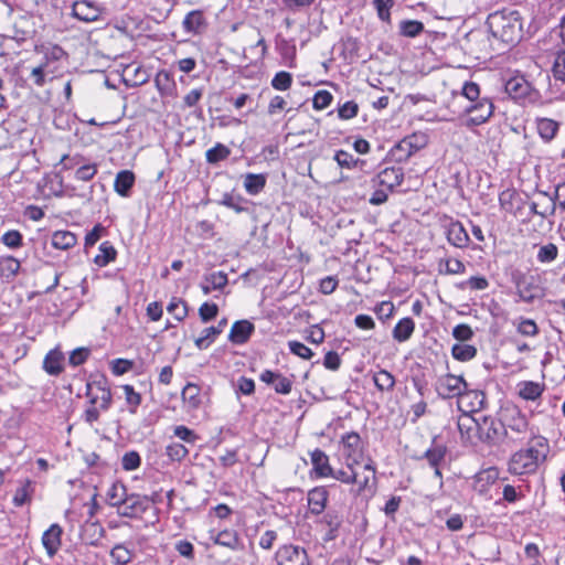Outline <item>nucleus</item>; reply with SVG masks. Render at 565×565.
I'll list each match as a JSON object with an SVG mask.
<instances>
[{
	"label": "nucleus",
	"mask_w": 565,
	"mask_h": 565,
	"mask_svg": "<svg viewBox=\"0 0 565 565\" xmlns=\"http://www.w3.org/2000/svg\"><path fill=\"white\" fill-rule=\"evenodd\" d=\"M487 25L493 38L505 44H514L523 36V21L520 12L504 8L488 15Z\"/></svg>",
	"instance_id": "f257e3e1"
},
{
	"label": "nucleus",
	"mask_w": 565,
	"mask_h": 565,
	"mask_svg": "<svg viewBox=\"0 0 565 565\" xmlns=\"http://www.w3.org/2000/svg\"><path fill=\"white\" fill-rule=\"evenodd\" d=\"M499 415L505 430L504 440L514 444L522 443L529 435L533 434L526 416L518 406L507 405L501 408Z\"/></svg>",
	"instance_id": "f03ea898"
},
{
	"label": "nucleus",
	"mask_w": 565,
	"mask_h": 565,
	"mask_svg": "<svg viewBox=\"0 0 565 565\" xmlns=\"http://www.w3.org/2000/svg\"><path fill=\"white\" fill-rule=\"evenodd\" d=\"M153 503L154 501L147 495L130 493L127 495L124 503L120 504L119 511L117 513L125 518L137 519L142 518L145 513L151 511L154 518L151 523H153L157 520V515L154 513L156 508L153 507Z\"/></svg>",
	"instance_id": "7ed1b4c3"
},
{
	"label": "nucleus",
	"mask_w": 565,
	"mask_h": 565,
	"mask_svg": "<svg viewBox=\"0 0 565 565\" xmlns=\"http://www.w3.org/2000/svg\"><path fill=\"white\" fill-rule=\"evenodd\" d=\"M512 281L515 285L516 294L524 302L531 303L543 295L536 276L515 270L512 273Z\"/></svg>",
	"instance_id": "20e7f679"
},
{
	"label": "nucleus",
	"mask_w": 565,
	"mask_h": 565,
	"mask_svg": "<svg viewBox=\"0 0 565 565\" xmlns=\"http://www.w3.org/2000/svg\"><path fill=\"white\" fill-rule=\"evenodd\" d=\"M505 430L502 427L501 417L495 419L492 416H479L478 439L489 445H498L504 440Z\"/></svg>",
	"instance_id": "39448f33"
},
{
	"label": "nucleus",
	"mask_w": 565,
	"mask_h": 565,
	"mask_svg": "<svg viewBox=\"0 0 565 565\" xmlns=\"http://www.w3.org/2000/svg\"><path fill=\"white\" fill-rule=\"evenodd\" d=\"M427 143V137L424 134H413L403 138L391 150L392 157L397 162L407 161L412 154L423 149Z\"/></svg>",
	"instance_id": "423d86ee"
},
{
	"label": "nucleus",
	"mask_w": 565,
	"mask_h": 565,
	"mask_svg": "<svg viewBox=\"0 0 565 565\" xmlns=\"http://www.w3.org/2000/svg\"><path fill=\"white\" fill-rule=\"evenodd\" d=\"M467 387L468 384L465 379L460 375L454 374L439 376L435 386L438 396L444 399L454 397H458V399H460L462 394L466 393Z\"/></svg>",
	"instance_id": "0eeeda50"
},
{
	"label": "nucleus",
	"mask_w": 565,
	"mask_h": 565,
	"mask_svg": "<svg viewBox=\"0 0 565 565\" xmlns=\"http://www.w3.org/2000/svg\"><path fill=\"white\" fill-rule=\"evenodd\" d=\"M277 565H310V558L305 547L295 544H284L275 553Z\"/></svg>",
	"instance_id": "6e6552de"
},
{
	"label": "nucleus",
	"mask_w": 565,
	"mask_h": 565,
	"mask_svg": "<svg viewBox=\"0 0 565 565\" xmlns=\"http://www.w3.org/2000/svg\"><path fill=\"white\" fill-rule=\"evenodd\" d=\"M342 454L347 466L359 465L363 459L364 445L360 435L355 431L347 433L341 438Z\"/></svg>",
	"instance_id": "1a4fd4ad"
},
{
	"label": "nucleus",
	"mask_w": 565,
	"mask_h": 565,
	"mask_svg": "<svg viewBox=\"0 0 565 565\" xmlns=\"http://www.w3.org/2000/svg\"><path fill=\"white\" fill-rule=\"evenodd\" d=\"M42 53L43 61L40 63V65L44 67L49 74H51L50 79H53L55 74L61 70L58 63L67 57V53L62 46L57 44L42 46Z\"/></svg>",
	"instance_id": "9d476101"
},
{
	"label": "nucleus",
	"mask_w": 565,
	"mask_h": 565,
	"mask_svg": "<svg viewBox=\"0 0 565 565\" xmlns=\"http://www.w3.org/2000/svg\"><path fill=\"white\" fill-rule=\"evenodd\" d=\"M86 396L89 398L92 405L99 403V408L103 411L109 409L111 405L113 395L110 388L106 386L105 381L87 383Z\"/></svg>",
	"instance_id": "9b49d317"
},
{
	"label": "nucleus",
	"mask_w": 565,
	"mask_h": 565,
	"mask_svg": "<svg viewBox=\"0 0 565 565\" xmlns=\"http://www.w3.org/2000/svg\"><path fill=\"white\" fill-rule=\"evenodd\" d=\"M102 13L103 9L93 1L78 0L72 6V15L85 23L98 21Z\"/></svg>",
	"instance_id": "f8f14e48"
},
{
	"label": "nucleus",
	"mask_w": 565,
	"mask_h": 565,
	"mask_svg": "<svg viewBox=\"0 0 565 565\" xmlns=\"http://www.w3.org/2000/svg\"><path fill=\"white\" fill-rule=\"evenodd\" d=\"M539 466L540 463L531 460L525 452L518 450L511 456L508 462V470L511 475L523 476L535 473Z\"/></svg>",
	"instance_id": "ddd939ff"
},
{
	"label": "nucleus",
	"mask_w": 565,
	"mask_h": 565,
	"mask_svg": "<svg viewBox=\"0 0 565 565\" xmlns=\"http://www.w3.org/2000/svg\"><path fill=\"white\" fill-rule=\"evenodd\" d=\"M404 180V172L402 168L390 167L380 171L373 179V186H383L388 191H393L394 188L402 184Z\"/></svg>",
	"instance_id": "4468645a"
},
{
	"label": "nucleus",
	"mask_w": 565,
	"mask_h": 565,
	"mask_svg": "<svg viewBox=\"0 0 565 565\" xmlns=\"http://www.w3.org/2000/svg\"><path fill=\"white\" fill-rule=\"evenodd\" d=\"M522 452L537 463H542L546 460L550 452L548 440L543 436L531 435L529 447L526 449H520Z\"/></svg>",
	"instance_id": "2eb2a0df"
},
{
	"label": "nucleus",
	"mask_w": 565,
	"mask_h": 565,
	"mask_svg": "<svg viewBox=\"0 0 565 565\" xmlns=\"http://www.w3.org/2000/svg\"><path fill=\"white\" fill-rule=\"evenodd\" d=\"M470 114L469 122L479 126L486 122L493 114V104L488 98H482L467 108Z\"/></svg>",
	"instance_id": "dca6fc26"
},
{
	"label": "nucleus",
	"mask_w": 565,
	"mask_h": 565,
	"mask_svg": "<svg viewBox=\"0 0 565 565\" xmlns=\"http://www.w3.org/2000/svg\"><path fill=\"white\" fill-rule=\"evenodd\" d=\"M507 94L513 99H523L532 92V85L522 75H516L507 81L504 85Z\"/></svg>",
	"instance_id": "f3484780"
},
{
	"label": "nucleus",
	"mask_w": 565,
	"mask_h": 565,
	"mask_svg": "<svg viewBox=\"0 0 565 565\" xmlns=\"http://www.w3.org/2000/svg\"><path fill=\"white\" fill-rule=\"evenodd\" d=\"M63 529L54 523L42 535V544L50 557H53L61 547Z\"/></svg>",
	"instance_id": "a211bd4d"
},
{
	"label": "nucleus",
	"mask_w": 565,
	"mask_h": 565,
	"mask_svg": "<svg viewBox=\"0 0 565 565\" xmlns=\"http://www.w3.org/2000/svg\"><path fill=\"white\" fill-rule=\"evenodd\" d=\"M447 448L443 445H435L427 449L424 454V458L428 465L434 469V475L439 480H443L441 466L445 462ZM443 481H440V484Z\"/></svg>",
	"instance_id": "6ab92c4d"
},
{
	"label": "nucleus",
	"mask_w": 565,
	"mask_h": 565,
	"mask_svg": "<svg viewBox=\"0 0 565 565\" xmlns=\"http://www.w3.org/2000/svg\"><path fill=\"white\" fill-rule=\"evenodd\" d=\"M255 327L248 320H239L233 323L228 340L234 344L246 343L253 334Z\"/></svg>",
	"instance_id": "aec40b11"
},
{
	"label": "nucleus",
	"mask_w": 565,
	"mask_h": 565,
	"mask_svg": "<svg viewBox=\"0 0 565 565\" xmlns=\"http://www.w3.org/2000/svg\"><path fill=\"white\" fill-rule=\"evenodd\" d=\"M446 235L448 242L458 248L467 247L470 241L466 228L458 221L449 223Z\"/></svg>",
	"instance_id": "412c9836"
},
{
	"label": "nucleus",
	"mask_w": 565,
	"mask_h": 565,
	"mask_svg": "<svg viewBox=\"0 0 565 565\" xmlns=\"http://www.w3.org/2000/svg\"><path fill=\"white\" fill-rule=\"evenodd\" d=\"M329 493L324 487H316L308 492V505L312 514H321L327 505Z\"/></svg>",
	"instance_id": "4be33fe9"
},
{
	"label": "nucleus",
	"mask_w": 565,
	"mask_h": 565,
	"mask_svg": "<svg viewBox=\"0 0 565 565\" xmlns=\"http://www.w3.org/2000/svg\"><path fill=\"white\" fill-rule=\"evenodd\" d=\"M555 211L556 203L554 199L546 193L541 194L537 201H532L530 203L531 214L539 215L543 218L554 215Z\"/></svg>",
	"instance_id": "5701e85b"
},
{
	"label": "nucleus",
	"mask_w": 565,
	"mask_h": 565,
	"mask_svg": "<svg viewBox=\"0 0 565 565\" xmlns=\"http://www.w3.org/2000/svg\"><path fill=\"white\" fill-rule=\"evenodd\" d=\"M458 429L460 431L461 438L475 443V438L478 439L479 435V416L471 417L469 415H463L458 420Z\"/></svg>",
	"instance_id": "b1692460"
},
{
	"label": "nucleus",
	"mask_w": 565,
	"mask_h": 565,
	"mask_svg": "<svg viewBox=\"0 0 565 565\" xmlns=\"http://www.w3.org/2000/svg\"><path fill=\"white\" fill-rule=\"evenodd\" d=\"M64 354L58 349H53L47 352L43 360L44 371L53 376L60 375L63 370Z\"/></svg>",
	"instance_id": "393cba45"
},
{
	"label": "nucleus",
	"mask_w": 565,
	"mask_h": 565,
	"mask_svg": "<svg viewBox=\"0 0 565 565\" xmlns=\"http://www.w3.org/2000/svg\"><path fill=\"white\" fill-rule=\"evenodd\" d=\"M226 319H222L218 321L217 326L205 328L202 331V334L195 339V345L200 350L207 349L216 339L218 334H221L226 326Z\"/></svg>",
	"instance_id": "a878e982"
},
{
	"label": "nucleus",
	"mask_w": 565,
	"mask_h": 565,
	"mask_svg": "<svg viewBox=\"0 0 565 565\" xmlns=\"http://www.w3.org/2000/svg\"><path fill=\"white\" fill-rule=\"evenodd\" d=\"M227 282V274L224 271H214L204 276V281L201 284V289L203 294L207 296L212 290L223 289Z\"/></svg>",
	"instance_id": "bb28decb"
},
{
	"label": "nucleus",
	"mask_w": 565,
	"mask_h": 565,
	"mask_svg": "<svg viewBox=\"0 0 565 565\" xmlns=\"http://www.w3.org/2000/svg\"><path fill=\"white\" fill-rule=\"evenodd\" d=\"M311 463L317 476L320 478H326L333 473V469L329 463V457L321 449L317 448L311 452Z\"/></svg>",
	"instance_id": "cd10ccee"
},
{
	"label": "nucleus",
	"mask_w": 565,
	"mask_h": 565,
	"mask_svg": "<svg viewBox=\"0 0 565 565\" xmlns=\"http://www.w3.org/2000/svg\"><path fill=\"white\" fill-rule=\"evenodd\" d=\"M486 396L480 391L466 390L460 399H458L459 407L467 406V412H477L483 407Z\"/></svg>",
	"instance_id": "c85d7f7f"
},
{
	"label": "nucleus",
	"mask_w": 565,
	"mask_h": 565,
	"mask_svg": "<svg viewBox=\"0 0 565 565\" xmlns=\"http://www.w3.org/2000/svg\"><path fill=\"white\" fill-rule=\"evenodd\" d=\"M214 543L228 547L232 551H239L244 548L243 542L238 533L234 530L221 531L214 539Z\"/></svg>",
	"instance_id": "c756f323"
},
{
	"label": "nucleus",
	"mask_w": 565,
	"mask_h": 565,
	"mask_svg": "<svg viewBox=\"0 0 565 565\" xmlns=\"http://www.w3.org/2000/svg\"><path fill=\"white\" fill-rule=\"evenodd\" d=\"M20 268L21 264L15 257L11 255L0 257V277L7 281L13 280Z\"/></svg>",
	"instance_id": "7c9ffc66"
},
{
	"label": "nucleus",
	"mask_w": 565,
	"mask_h": 565,
	"mask_svg": "<svg viewBox=\"0 0 565 565\" xmlns=\"http://www.w3.org/2000/svg\"><path fill=\"white\" fill-rule=\"evenodd\" d=\"M415 330V322L412 318L406 317L401 319L392 331L394 340L397 342H405L411 339Z\"/></svg>",
	"instance_id": "2f4dec72"
},
{
	"label": "nucleus",
	"mask_w": 565,
	"mask_h": 565,
	"mask_svg": "<svg viewBox=\"0 0 565 565\" xmlns=\"http://www.w3.org/2000/svg\"><path fill=\"white\" fill-rule=\"evenodd\" d=\"M536 129L542 139L551 141L555 138L559 129V124L551 118H537Z\"/></svg>",
	"instance_id": "473e14b6"
},
{
	"label": "nucleus",
	"mask_w": 565,
	"mask_h": 565,
	"mask_svg": "<svg viewBox=\"0 0 565 565\" xmlns=\"http://www.w3.org/2000/svg\"><path fill=\"white\" fill-rule=\"evenodd\" d=\"M519 396L525 401H536L541 397L544 386L537 382L524 381L518 384Z\"/></svg>",
	"instance_id": "72a5a7b5"
},
{
	"label": "nucleus",
	"mask_w": 565,
	"mask_h": 565,
	"mask_svg": "<svg viewBox=\"0 0 565 565\" xmlns=\"http://www.w3.org/2000/svg\"><path fill=\"white\" fill-rule=\"evenodd\" d=\"M134 183L135 174L129 170H122L117 173L114 188L119 195L127 196Z\"/></svg>",
	"instance_id": "f704fd0d"
},
{
	"label": "nucleus",
	"mask_w": 565,
	"mask_h": 565,
	"mask_svg": "<svg viewBox=\"0 0 565 565\" xmlns=\"http://www.w3.org/2000/svg\"><path fill=\"white\" fill-rule=\"evenodd\" d=\"M76 235L70 231H56L52 235V246L57 249H68L76 244Z\"/></svg>",
	"instance_id": "c9c22d12"
},
{
	"label": "nucleus",
	"mask_w": 565,
	"mask_h": 565,
	"mask_svg": "<svg viewBox=\"0 0 565 565\" xmlns=\"http://www.w3.org/2000/svg\"><path fill=\"white\" fill-rule=\"evenodd\" d=\"M373 481L375 483V466L374 462L369 459V462L363 467V473L361 477L356 473V481L359 489L358 492L361 493L364 490L370 488V482Z\"/></svg>",
	"instance_id": "e433bc0d"
},
{
	"label": "nucleus",
	"mask_w": 565,
	"mask_h": 565,
	"mask_svg": "<svg viewBox=\"0 0 565 565\" xmlns=\"http://www.w3.org/2000/svg\"><path fill=\"white\" fill-rule=\"evenodd\" d=\"M127 495L128 493L126 487L122 483L115 482L111 484L107 492L108 503L111 507H116L118 512L120 504L124 503Z\"/></svg>",
	"instance_id": "4c0bfd02"
},
{
	"label": "nucleus",
	"mask_w": 565,
	"mask_h": 565,
	"mask_svg": "<svg viewBox=\"0 0 565 565\" xmlns=\"http://www.w3.org/2000/svg\"><path fill=\"white\" fill-rule=\"evenodd\" d=\"M183 28L188 32L198 33L202 29V26L205 24V19L203 17V13L199 10H194L189 12L183 22Z\"/></svg>",
	"instance_id": "58836bf2"
},
{
	"label": "nucleus",
	"mask_w": 565,
	"mask_h": 565,
	"mask_svg": "<svg viewBox=\"0 0 565 565\" xmlns=\"http://www.w3.org/2000/svg\"><path fill=\"white\" fill-rule=\"evenodd\" d=\"M266 185L265 174L247 173L244 179V188L247 193L258 194Z\"/></svg>",
	"instance_id": "ea45409f"
},
{
	"label": "nucleus",
	"mask_w": 565,
	"mask_h": 565,
	"mask_svg": "<svg viewBox=\"0 0 565 565\" xmlns=\"http://www.w3.org/2000/svg\"><path fill=\"white\" fill-rule=\"evenodd\" d=\"M114 565H127L132 559V552L124 544H116L109 552Z\"/></svg>",
	"instance_id": "a19ab883"
},
{
	"label": "nucleus",
	"mask_w": 565,
	"mask_h": 565,
	"mask_svg": "<svg viewBox=\"0 0 565 565\" xmlns=\"http://www.w3.org/2000/svg\"><path fill=\"white\" fill-rule=\"evenodd\" d=\"M181 396L190 408H198L201 404L200 387L195 384L188 383L182 390Z\"/></svg>",
	"instance_id": "79ce46f5"
},
{
	"label": "nucleus",
	"mask_w": 565,
	"mask_h": 565,
	"mask_svg": "<svg viewBox=\"0 0 565 565\" xmlns=\"http://www.w3.org/2000/svg\"><path fill=\"white\" fill-rule=\"evenodd\" d=\"M231 154L230 148L225 145L217 142L213 148L205 152V159L209 163L215 164L228 158Z\"/></svg>",
	"instance_id": "37998d69"
},
{
	"label": "nucleus",
	"mask_w": 565,
	"mask_h": 565,
	"mask_svg": "<svg viewBox=\"0 0 565 565\" xmlns=\"http://www.w3.org/2000/svg\"><path fill=\"white\" fill-rule=\"evenodd\" d=\"M424 31V24L417 20H403L399 23V33L406 38H416Z\"/></svg>",
	"instance_id": "c03bdc74"
},
{
	"label": "nucleus",
	"mask_w": 565,
	"mask_h": 565,
	"mask_svg": "<svg viewBox=\"0 0 565 565\" xmlns=\"http://www.w3.org/2000/svg\"><path fill=\"white\" fill-rule=\"evenodd\" d=\"M373 381L375 386L382 392L391 391L395 385V377L385 370L376 372L373 376Z\"/></svg>",
	"instance_id": "a18cd8bd"
},
{
	"label": "nucleus",
	"mask_w": 565,
	"mask_h": 565,
	"mask_svg": "<svg viewBox=\"0 0 565 565\" xmlns=\"http://www.w3.org/2000/svg\"><path fill=\"white\" fill-rule=\"evenodd\" d=\"M452 356L458 361H469L477 354V349L470 344L458 343L451 349Z\"/></svg>",
	"instance_id": "49530a36"
},
{
	"label": "nucleus",
	"mask_w": 565,
	"mask_h": 565,
	"mask_svg": "<svg viewBox=\"0 0 565 565\" xmlns=\"http://www.w3.org/2000/svg\"><path fill=\"white\" fill-rule=\"evenodd\" d=\"M440 273L447 275L462 274L466 270L465 264L455 258L440 259L439 262Z\"/></svg>",
	"instance_id": "de8ad7c7"
},
{
	"label": "nucleus",
	"mask_w": 565,
	"mask_h": 565,
	"mask_svg": "<svg viewBox=\"0 0 565 565\" xmlns=\"http://www.w3.org/2000/svg\"><path fill=\"white\" fill-rule=\"evenodd\" d=\"M167 310L178 321H182L188 316V306L181 298H172L169 302Z\"/></svg>",
	"instance_id": "09e8293b"
},
{
	"label": "nucleus",
	"mask_w": 565,
	"mask_h": 565,
	"mask_svg": "<svg viewBox=\"0 0 565 565\" xmlns=\"http://www.w3.org/2000/svg\"><path fill=\"white\" fill-rule=\"evenodd\" d=\"M99 250L102 254L95 257V263L98 266H106L116 258V249L108 242L102 243Z\"/></svg>",
	"instance_id": "8fccbe9b"
},
{
	"label": "nucleus",
	"mask_w": 565,
	"mask_h": 565,
	"mask_svg": "<svg viewBox=\"0 0 565 565\" xmlns=\"http://www.w3.org/2000/svg\"><path fill=\"white\" fill-rule=\"evenodd\" d=\"M334 160L341 168L352 169L363 163L362 160L355 159L350 152L345 150H338L334 154Z\"/></svg>",
	"instance_id": "3c124183"
},
{
	"label": "nucleus",
	"mask_w": 565,
	"mask_h": 565,
	"mask_svg": "<svg viewBox=\"0 0 565 565\" xmlns=\"http://www.w3.org/2000/svg\"><path fill=\"white\" fill-rule=\"evenodd\" d=\"M557 246L553 243H548L540 247L536 258L540 263H551L557 258Z\"/></svg>",
	"instance_id": "603ef678"
},
{
	"label": "nucleus",
	"mask_w": 565,
	"mask_h": 565,
	"mask_svg": "<svg viewBox=\"0 0 565 565\" xmlns=\"http://www.w3.org/2000/svg\"><path fill=\"white\" fill-rule=\"evenodd\" d=\"M31 481H25L21 487L15 490L13 495V503L15 507H22L31 500Z\"/></svg>",
	"instance_id": "864d4df0"
},
{
	"label": "nucleus",
	"mask_w": 565,
	"mask_h": 565,
	"mask_svg": "<svg viewBox=\"0 0 565 565\" xmlns=\"http://www.w3.org/2000/svg\"><path fill=\"white\" fill-rule=\"evenodd\" d=\"M122 391L125 393L126 403L129 405L130 413H136L137 407L141 403V395L137 393L131 385H124Z\"/></svg>",
	"instance_id": "5fc2aeb1"
},
{
	"label": "nucleus",
	"mask_w": 565,
	"mask_h": 565,
	"mask_svg": "<svg viewBox=\"0 0 565 565\" xmlns=\"http://www.w3.org/2000/svg\"><path fill=\"white\" fill-rule=\"evenodd\" d=\"M292 84V76L290 73L281 71L276 73L271 79V86L277 90H287Z\"/></svg>",
	"instance_id": "6e6d98bb"
},
{
	"label": "nucleus",
	"mask_w": 565,
	"mask_h": 565,
	"mask_svg": "<svg viewBox=\"0 0 565 565\" xmlns=\"http://www.w3.org/2000/svg\"><path fill=\"white\" fill-rule=\"evenodd\" d=\"M462 289H470V290H484L489 287V281L483 276H472L466 281H462L459 285Z\"/></svg>",
	"instance_id": "4d7b16f0"
},
{
	"label": "nucleus",
	"mask_w": 565,
	"mask_h": 565,
	"mask_svg": "<svg viewBox=\"0 0 565 565\" xmlns=\"http://www.w3.org/2000/svg\"><path fill=\"white\" fill-rule=\"evenodd\" d=\"M166 454L171 460L181 461L186 457L189 450L180 443H171L167 446Z\"/></svg>",
	"instance_id": "13d9d810"
},
{
	"label": "nucleus",
	"mask_w": 565,
	"mask_h": 565,
	"mask_svg": "<svg viewBox=\"0 0 565 565\" xmlns=\"http://www.w3.org/2000/svg\"><path fill=\"white\" fill-rule=\"evenodd\" d=\"M332 99L333 96L330 92L324 89L318 90L312 99L313 108L317 110H322L332 103Z\"/></svg>",
	"instance_id": "bf43d9fd"
},
{
	"label": "nucleus",
	"mask_w": 565,
	"mask_h": 565,
	"mask_svg": "<svg viewBox=\"0 0 565 565\" xmlns=\"http://www.w3.org/2000/svg\"><path fill=\"white\" fill-rule=\"evenodd\" d=\"M552 71L556 81L565 82V50L557 53Z\"/></svg>",
	"instance_id": "052dcab7"
},
{
	"label": "nucleus",
	"mask_w": 565,
	"mask_h": 565,
	"mask_svg": "<svg viewBox=\"0 0 565 565\" xmlns=\"http://www.w3.org/2000/svg\"><path fill=\"white\" fill-rule=\"evenodd\" d=\"M359 105L353 100H348L338 108L340 119L348 120L358 116Z\"/></svg>",
	"instance_id": "680f3d73"
},
{
	"label": "nucleus",
	"mask_w": 565,
	"mask_h": 565,
	"mask_svg": "<svg viewBox=\"0 0 565 565\" xmlns=\"http://www.w3.org/2000/svg\"><path fill=\"white\" fill-rule=\"evenodd\" d=\"M141 463L140 455L137 451H128L122 456L121 466L126 471L139 468Z\"/></svg>",
	"instance_id": "e2e57ef3"
},
{
	"label": "nucleus",
	"mask_w": 565,
	"mask_h": 565,
	"mask_svg": "<svg viewBox=\"0 0 565 565\" xmlns=\"http://www.w3.org/2000/svg\"><path fill=\"white\" fill-rule=\"evenodd\" d=\"M374 7L377 11V15L382 21L390 22L391 13L390 10L394 4V0H374Z\"/></svg>",
	"instance_id": "0e129e2a"
},
{
	"label": "nucleus",
	"mask_w": 565,
	"mask_h": 565,
	"mask_svg": "<svg viewBox=\"0 0 565 565\" xmlns=\"http://www.w3.org/2000/svg\"><path fill=\"white\" fill-rule=\"evenodd\" d=\"M243 198L239 195H233V194H224L221 204L227 206L228 209L234 210L236 213H242L246 209L242 205Z\"/></svg>",
	"instance_id": "69168bd1"
},
{
	"label": "nucleus",
	"mask_w": 565,
	"mask_h": 565,
	"mask_svg": "<svg viewBox=\"0 0 565 565\" xmlns=\"http://www.w3.org/2000/svg\"><path fill=\"white\" fill-rule=\"evenodd\" d=\"M330 477L347 484H351L356 481V472L353 470V467L350 466H347V469L333 470V473Z\"/></svg>",
	"instance_id": "338daca9"
},
{
	"label": "nucleus",
	"mask_w": 565,
	"mask_h": 565,
	"mask_svg": "<svg viewBox=\"0 0 565 565\" xmlns=\"http://www.w3.org/2000/svg\"><path fill=\"white\" fill-rule=\"evenodd\" d=\"M288 347L291 353L301 359L309 360L313 355L311 349L299 341H289Z\"/></svg>",
	"instance_id": "774afa93"
}]
</instances>
